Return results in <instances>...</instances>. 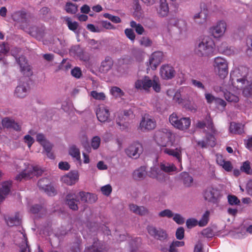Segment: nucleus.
Listing matches in <instances>:
<instances>
[{"label": "nucleus", "instance_id": "f257e3e1", "mask_svg": "<svg viewBox=\"0 0 252 252\" xmlns=\"http://www.w3.org/2000/svg\"><path fill=\"white\" fill-rule=\"evenodd\" d=\"M135 86L138 89L148 90L150 87H153V89L156 92H159L160 91V86L156 80L153 82L148 76H145L142 79L137 80L135 83Z\"/></svg>", "mask_w": 252, "mask_h": 252}, {"label": "nucleus", "instance_id": "f03ea898", "mask_svg": "<svg viewBox=\"0 0 252 252\" xmlns=\"http://www.w3.org/2000/svg\"><path fill=\"white\" fill-rule=\"evenodd\" d=\"M169 120L172 125L180 130L188 129L190 125L189 118H179L175 113L169 116Z\"/></svg>", "mask_w": 252, "mask_h": 252}, {"label": "nucleus", "instance_id": "7ed1b4c3", "mask_svg": "<svg viewBox=\"0 0 252 252\" xmlns=\"http://www.w3.org/2000/svg\"><path fill=\"white\" fill-rule=\"evenodd\" d=\"M211 43V40L208 38L203 39L196 46L195 49V53L200 57L209 56L213 52Z\"/></svg>", "mask_w": 252, "mask_h": 252}, {"label": "nucleus", "instance_id": "20e7f679", "mask_svg": "<svg viewBox=\"0 0 252 252\" xmlns=\"http://www.w3.org/2000/svg\"><path fill=\"white\" fill-rule=\"evenodd\" d=\"M172 133L167 129L157 131L155 134V140L160 146L166 147L171 141Z\"/></svg>", "mask_w": 252, "mask_h": 252}, {"label": "nucleus", "instance_id": "39448f33", "mask_svg": "<svg viewBox=\"0 0 252 252\" xmlns=\"http://www.w3.org/2000/svg\"><path fill=\"white\" fill-rule=\"evenodd\" d=\"M147 230L148 234L156 240L163 242L168 238V234L166 230L160 227L157 228L156 226L151 225H148Z\"/></svg>", "mask_w": 252, "mask_h": 252}, {"label": "nucleus", "instance_id": "423d86ee", "mask_svg": "<svg viewBox=\"0 0 252 252\" xmlns=\"http://www.w3.org/2000/svg\"><path fill=\"white\" fill-rule=\"evenodd\" d=\"M216 71L221 78H224L228 74V65L226 61L221 58L217 57L214 60Z\"/></svg>", "mask_w": 252, "mask_h": 252}, {"label": "nucleus", "instance_id": "0eeeda50", "mask_svg": "<svg viewBox=\"0 0 252 252\" xmlns=\"http://www.w3.org/2000/svg\"><path fill=\"white\" fill-rule=\"evenodd\" d=\"M20 28L37 39L41 40L44 36V30L35 26H32L28 29L27 27L22 24L20 25Z\"/></svg>", "mask_w": 252, "mask_h": 252}, {"label": "nucleus", "instance_id": "6e6552de", "mask_svg": "<svg viewBox=\"0 0 252 252\" xmlns=\"http://www.w3.org/2000/svg\"><path fill=\"white\" fill-rule=\"evenodd\" d=\"M220 195L219 190L212 187H209L205 190L204 197L206 200L213 204L218 202V197Z\"/></svg>", "mask_w": 252, "mask_h": 252}, {"label": "nucleus", "instance_id": "1a4fd4ad", "mask_svg": "<svg viewBox=\"0 0 252 252\" xmlns=\"http://www.w3.org/2000/svg\"><path fill=\"white\" fill-rule=\"evenodd\" d=\"M143 151V147L141 144L136 142L130 145L126 150V155L130 158L137 159Z\"/></svg>", "mask_w": 252, "mask_h": 252}, {"label": "nucleus", "instance_id": "9d476101", "mask_svg": "<svg viewBox=\"0 0 252 252\" xmlns=\"http://www.w3.org/2000/svg\"><path fill=\"white\" fill-rule=\"evenodd\" d=\"M30 17V14L23 9L16 11L11 15V18L14 21L21 24L29 23Z\"/></svg>", "mask_w": 252, "mask_h": 252}, {"label": "nucleus", "instance_id": "9b49d317", "mask_svg": "<svg viewBox=\"0 0 252 252\" xmlns=\"http://www.w3.org/2000/svg\"><path fill=\"white\" fill-rule=\"evenodd\" d=\"M156 127V122L154 119L148 117V115H145L142 117L140 123L139 128L142 131H148L155 129Z\"/></svg>", "mask_w": 252, "mask_h": 252}, {"label": "nucleus", "instance_id": "f8f14e48", "mask_svg": "<svg viewBox=\"0 0 252 252\" xmlns=\"http://www.w3.org/2000/svg\"><path fill=\"white\" fill-rule=\"evenodd\" d=\"M200 11L193 15V19L196 23L203 24L207 21L208 9L204 3H201L200 4Z\"/></svg>", "mask_w": 252, "mask_h": 252}, {"label": "nucleus", "instance_id": "ddd939ff", "mask_svg": "<svg viewBox=\"0 0 252 252\" xmlns=\"http://www.w3.org/2000/svg\"><path fill=\"white\" fill-rule=\"evenodd\" d=\"M43 172V170L40 167L38 166H33L32 171L28 173L22 172L16 177V179L21 181L22 179H30L32 177L31 176L33 175L39 177L41 176Z\"/></svg>", "mask_w": 252, "mask_h": 252}, {"label": "nucleus", "instance_id": "4468645a", "mask_svg": "<svg viewBox=\"0 0 252 252\" xmlns=\"http://www.w3.org/2000/svg\"><path fill=\"white\" fill-rule=\"evenodd\" d=\"M160 73L161 77L166 80L171 79L174 77L176 71L173 67L168 64L161 66Z\"/></svg>", "mask_w": 252, "mask_h": 252}, {"label": "nucleus", "instance_id": "2eb2a0df", "mask_svg": "<svg viewBox=\"0 0 252 252\" xmlns=\"http://www.w3.org/2000/svg\"><path fill=\"white\" fill-rule=\"evenodd\" d=\"M163 59L162 53L161 52H155L151 56L149 64L153 70H155L157 66L161 63Z\"/></svg>", "mask_w": 252, "mask_h": 252}, {"label": "nucleus", "instance_id": "dca6fc26", "mask_svg": "<svg viewBox=\"0 0 252 252\" xmlns=\"http://www.w3.org/2000/svg\"><path fill=\"white\" fill-rule=\"evenodd\" d=\"M79 174L77 170H72L68 174L64 175L62 178V181L67 185H72L75 184L76 182L78 180Z\"/></svg>", "mask_w": 252, "mask_h": 252}, {"label": "nucleus", "instance_id": "f3484780", "mask_svg": "<svg viewBox=\"0 0 252 252\" xmlns=\"http://www.w3.org/2000/svg\"><path fill=\"white\" fill-rule=\"evenodd\" d=\"M96 115L99 121L104 123L109 121L110 113L109 110L104 107H100L96 109Z\"/></svg>", "mask_w": 252, "mask_h": 252}, {"label": "nucleus", "instance_id": "a211bd4d", "mask_svg": "<svg viewBox=\"0 0 252 252\" xmlns=\"http://www.w3.org/2000/svg\"><path fill=\"white\" fill-rule=\"evenodd\" d=\"M79 202L75 193H68L65 197V203L73 210L76 211L78 209L77 203Z\"/></svg>", "mask_w": 252, "mask_h": 252}, {"label": "nucleus", "instance_id": "6ab92c4d", "mask_svg": "<svg viewBox=\"0 0 252 252\" xmlns=\"http://www.w3.org/2000/svg\"><path fill=\"white\" fill-rule=\"evenodd\" d=\"M113 65V61L111 57L107 56L104 61L101 62L99 67L100 71L102 73H106L110 70Z\"/></svg>", "mask_w": 252, "mask_h": 252}, {"label": "nucleus", "instance_id": "aec40b11", "mask_svg": "<svg viewBox=\"0 0 252 252\" xmlns=\"http://www.w3.org/2000/svg\"><path fill=\"white\" fill-rule=\"evenodd\" d=\"M146 168L142 166L135 170L132 173V178L136 181H141L145 178L147 175Z\"/></svg>", "mask_w": 252, "mask_h": 252}, {"label": "nucleus", "instance_id": "412c9836", "mask_svg": "<svg viewBox=\"0 0 252 252\" xmlns=\"http://www.w3.org/2000/svg\"><path fill=\"white\" fill-rule=\"evenodd\" d=\"M50 184V181L47 178H44L40 179L37 183V186L40 189L43 190L45 191H49V189H50V191L54 193L55 192V189L53 187L49 186V184Z\"/></svg>", "mask_w": 252, "mask_h": 252}, {"label": "nucleus", "instance_id": "4be33fe9", "mask_svg": "<svg viewBox=\"0 0 252 252\" xmlns=\"http://www.w3.org/2000/svg\"><path fill=\"white\" fill-rule=\"evenodd\" d=\"M225 29V23L223 22H220L214 28L212 33L215 37H219L224 32Z\"/></svg>", "mask_w": 252, "mask_h": 252}, {"label": "nucleus", "instance_id": "5701e85b", "mask_svg": "<svg viewBox=\"0 0 252 252\" xmlns=\"http://www.w3.org/2000/svg\"><path fill=\"white\" fill-rule=\"evenodd\" d=\"M169 12L168 4L165 0H160V4L159 8L158 9V13L161 17H165Z\"/></svg>", "mask_w": 252, "mask_h": 252}, {"label": "nucleus", "instance_id": "b1692460", "mask_svg": "<svg viewBox=\"0 0 252 252\" xmlns=\"http://www.w3.org/2000/svg\"><path fill=\"white\" fill-rule=\"evenodd\" d=\"M246 78L232 77V84L237 89H241L246 83H248Z\"/></svg>", "mask_w": 252, "mask_h": 252}, {"label": "nucleus", "instance_id": "393cba45", "mask_svg": "<svg viewBox=\"0 0 252 252\" xmlns=\"http://www.w3.org/2000/svg\"><path fill=\"white\" fill-rule=\"evenodd\" d=\"M181 179L183 183L186 187H190L193 184V179L192 176L187 172H183L181 175Z\"/></svg>", "mask_w": 252, "mask_h": 252}, {"label": "nucleus", "instance_id": "a878e982", "mask_svg": "<svg viewBox=\"0 0 252 252\" xmlns=\"http://www.w3.org/2000/svg\"><path fill=\"white\" fill-rule=\"evenodd\" d=\"M244 126L241 124L231 123L229 127V131L231 133L234 134H241L243 132Z\"/></svg>", "mask_w": 252, "mask_h": 252}, {"label": "nucleus", "instance_id": "bb28decb", "mask_svg": "<svg viewBox=\"0 0 252 252\" xmlns=\"http://www.w3.org/2000/svg\"><path fill=\"white\" fill-rule=\"evenodd\" d=\"M163 152L165 154L176 158L179 161L181 160V151L178 148H176L175 150L165 148L163 149Z\"/></svg>", "mask_w": 252, "mask_h": 252}, {"label": "nucleus", "instance_id": "cd10ccee", "mask_svg": "<svg viewBox=\"0 0 252 252\" xmlns=\"http://www.w3.org/2000/svg\"><path fill=\"white\" fill-rule=\"evenodd\" d=\"M5 220L7 225L10 227L19 225L21 223V220L19 219L18 213H16L14 217H8V219H5Z\"/></svg>", "mask_w": 252, "mask_h": 252}, {"label": "nucleus", "instance_id": "c85d7f7f", "mask_svg": "<svg viewBox=\"0 0 252 252\" xmlns=\"http://www.w3.org/2000/svg\"><path fill=\"white\" fill-rule=\"evenodd\" d=\"M11 184L8 182L4 183L2 187L0 189V200L2 201L4 199V197L3 195H7L10 190Z\"/></svg>", "mask_w": 252, "mask_h": 252}, {"label": "nucleus", "instance_id": "c756f323", "mask_svg": "<svg viewBox=\"0 0 252 252\" xmlns=\"http://www.w3.org/2000/svg\"><path fill=\"white\" fill-rule=\"evenodd\" d=\"M27 94V89L24 85L18 86L15 89V94L17 97L23 98L26 96Z\"/></svg>", "mask_w": 252, "mask_h": 252}, {"label": "nucleus", "instance_id": "7c9ffc66", "mask_svg": "<svg viewBox=\"0 0 252 252\" xmlns=\"http://www.w3.org/2000/svg\"><path fill=\"white\" fill-rule=\"evenodd\" d=\"M41 145L43 146L46 151L47 156L51 159H54V156L53 154L51 152L53 148V145L48 140L44 141Z\"/></svg>", "mask_w": 252, "mask_h": 252}, {"label": "nucleus", "instance_id": "2f4dec72", "mask_svg": "<svg viewBox=\"0 0 252 252\" xmlns=\"http://www.w3.org/2000/svg\"><path fill=\"white\" fill-rule=\"evenodd\" d=\"M218 50L220 53L227 55H230L233 53V51L228 48L226 42H223L218 46Z\"/></svg>", "mask_w": 252, "mask_h": 252}, {"label": "nucleus", "instance_id": "473e14b6", "mask_svg": "<svg viewBox=\"0 0 252 252\" xmlns=\"http://www.w3.org/2000/svg\"><path fill=\"white\" fill-rule=\"evenodd\" d=\"M69 154L77 160H80V151L75 145H73L69 148Z\"/></svg>", "mask_w": 252, "mask_h": 252}, {"label": "nucleus", "instance_id": "72a5a7b5", "mask_svg": "<svg viewBox=\"0 0 252 252\" xmlns=\"http://www.w3.org/2000/svg\"><path fill=\"white\" fill-rule=\"evenodd\" d=\"M240 170L247 174L252 175V169H251L250 166V162L248 160L243 163V165L241 166Z\"/></svg>", "mask_w": 252, "mask_h": 252}, {"label": "nucleus", "instance_id": "f704fd0d", "mask_svg": "<svg viewBox=\"0 0 252 252\" xmlns=\"http://www.w3.org/2000/svg\"><path fill=\"white\" fill-rule=\"evenodd\" d=\"M65 7V10L67 13L75 14L78 10L77 5L71 2H67L66 3Z\"/></svg>", "mask_w": 252, "mask_h": 252}, {"label": "nucleus", "instance_id": "c9c22d12", "mask_svg": "<svg viewBox=\"0 0 252 252\" xmlns=\"http://www.w3.org/2000/svg\"><path fill=\"white\" fill-rule=\"evenodd\" d=\"M224 97L227 101L230 102L236 103L239 100L238 96L230 92L225 93L224 94Z\"/></svg>", "mask_w": 252, "mask_h": 252}, {"label": "nucleus", "instance_id": "e433bc0d", "mask_svg": "<svg viewBox=\"0 0 252 252\" xmlns=\"http://www.w3.org/2000/svg\"><path fill=\"white\" fill-rule=\"evenodd\" d=\"M130 25L132 28L135 29L136 32L138 34H142L145 31L144 28L141 24H137L134 21H132L130 22Z\"/></svg>", "mask_w": 252, "mask_h": 252}, {"label": "nucleus", "instance_id": "4c0bfd02", "mask_svg": "<svg viewBox=\"0 0 252 252\" xmlns=\"http://www.w3.org/2000/svg\"><path fill=\"white\" fill-rule=\"evenodd\" d=\"M111 94L116 97H121L124 95V92L118 87H113L110 90Z\"/></svg>", "mask_w": 252, "mask_h": 252}, {"label": "nucleus", "instance_id": "58836bf2", "mask_svg": "<svg viewBox=\"0 0 252 252\" xmlns=\"http://www.w3.org/2000/svg\"><path fill=\"white\" fill-rule=\"evenodd\" d=\"M160 169L162 171L165 172H170L175 170L176 167L173 165L169 163H161L160 165Z\"/></svg>", "mask_w": 252, "mask_h": 252}, {"label": "nucleus", "instance_id": "ea45409f", "mask_svg": "<svg viewBox=\"0 0 252 252\" xmlns=\"http://www.w3.org/2000/svg\"><path fill=\"white\" fill-rule=\"evenodd\" d=\"M228 202L231 205H239L240 201L237 196L234 195H228L227 196Z\"/></svg>", "mask_w": 252, "mask_h": 252}, {"label": "nucleus", "instance_id": "a19ab883", "mask_svg": "<svg viewBox=\"0 0 252 252\" xmlns=\"http://www.w3.org/2000/svg\"><path fill=\"white\" fill-rule=\"evenodd\" d=\"M15 59L17 63H18L20 67V69L23 68V67L29 64L25 57L24 56H21L19 58L15 57Z\"/></svg>", "mask_w": 252, "mask_h": 252}, {"label": "nucleus", "instance_id": "79ce46f5", "mask_svg": "<svg viewBox=\"0 0 252 252\" xmlns=\"http://www.w3.org/2000/svg\"><path fill=\"white\" fill-rule=\"evenodd\" d=\"M209 214L210 212L209 211H206L203 214L202 219L198 222V224L200 226H204L207 224L209 220Z\"/></svg>", "mask_w": 252, "mask_h": 252}, {"label": "nucleus", "instance_id": "37998d69", "mask_svg": "<svg viewBox=\"0 0 252 252\" xmlns=\"http://www.w3.org/2000/svg\"><path fill=\"white\" fill-rule=\"evenodd\" d=\"M243 94L245 97L252 96V83L246 86L243 91Z\"/></svg>", "mask_w": 252, "mask_h": 252}, {"label": "nucleus", "instance_id": "c03bdc74", "mask_svg": "<svg viewBox=\"0 0 252 252\" xmlns=\"http://www.w3.org/2000/svg\"><path fill=\"white\" fill-rule=\"evenodd\" d=\"M91 96L94 99L99 100H103L105 99V95L103 93H98L95 91H92Z\"/></svg>", "mask_w": 252, "mask_h": 252}, {"label": "nucleus", "instance_id": "a18cd8bd", "mask_svg": "<svg viewBox=\"0 0 252 252\" xmlns=\"http://www.w3.org/2000/svg\"><path fill=\"white\" fill-rule=\"evenodd\" d=\"M20 70L23 74L26 77H29L33 74L32 68L29 64L23 67V68L20 69Z\"/></svg>", "mask_w": 252, "mask_h": 252}, {"label": "nucleus", "instance_id": "49530a36", "mask_svg": "<svg viewBox=\"0 0 252 252\" xmlns=\"http://www.w3.org/2000/svg\"><path fill=\"white\" fill-rule=\"evenodd\" d=\"M151 178L156 179L160 182H163L165 181V174L160 171H156V175H151Z\"/></svg>", "mask_w": 252, "mask_h": 252}, {"label": "nucleus", "instance_id": "de8ad7c7", "mask_svg": "<svg viewBox=\"0 0 252 252\" xmlns=\"http://www.w3.org/2000/svg\"><path fill=\"white\" fill-rule=\"evenodd\" d=\"M43 210V207L40 204H34L32 205L30 209V212L36 214Z\"/></svg>", "mask_w": 252, "mask_h": 252}, {"label": "nucleus", "instance_id": "09e8293b", "mask_svg": "<svg viewBox=\"0 0 252 252\" xmlns=\"http://www.w3.org/2000/svg\"><path fill=\"white\" fill-rule=\"evenodd\" d=\"M66 21L70 30L75 32L77 30L78 27V24L77 22H72L69 18L66 19Z\"/></svg>", "mask_w": 252, "mask_h": 252}, {"label": "nucleus", "instance_id": "8fccbe9b", "mask_svg": "<svg viewBox=\"0 0 252 252\" xmlns=\"http://www.w3.org/2000/svg\"><path fill=\"white\" fill-rule=\"evenodd\" d=\"M206 140L208 145L212 147L216 145L215 138L212 134H209L206 136Z\"/></svg>", "mask_w": 252, "mask_h": 252}, {"label": "nucleus", "instance_id": "3c124183", "mask_svg": "<svg viewBox=\"0 0 252 252\" xmlns=\"http://www.w3.org/2000/svg\"><path fill=\"white\" fill-rule=\"evenodd\" d=\"M125 33L126 37L129 38L131 41H133L135 38V34L134 31L131 29H126L125 31Z\"/></svg>", "mask_w": 252, "mask_h": 252}, {"label": "nucleus", "instance_id": "603ef678", "mask_svg": "<svg viewBox=\"0 0 252 252\" xmlns=\"http://www.w3.org/2000/svg\"><path fill=\"white\" fill-rule=\"evenodd\" d=\"M13 121L8 117L4 118L1 122L2 126L4 128H10Z\"/></svg>", "mask_w": 252, "mask_h": 252}, {"label": "nucleus", "instance_id": "864d4df0", "mask_svg": "<svg viewBox=\"0 0 252 252\" xmlns=\"http://www.w3.org/2000/svg\"><path fill=\"white\" fill-rule=\"evenodd\" d=\"M198 222L195 219H189L186 221V225L188 228H191L196 226Z\"/></svg>", "mask_w": 252, "mask_h": 252}, {"label": "nucleus", "instance_id": "5fc2aeb1", "mask_svg": "<svg viewBox=\"0 0 252 252\" xmlns=\"http://www.w3.org/2000/svg\"><path fill=\"white\" fill-rule=\"evenodd\" d=\"M158 216L160 217H166L169 218H170L173 217L174 215L170 210L165 209L159 212V213L158 214Z\"/></svg>", "mask_w": 252, "mask_h": 252}, {"label": "nucleus", "instance_id": "6e6d98bb", "mask_svg": "<svg viewBox=\"0 0 252 252\" xmlns=\"http://www.w3.org/2000/svg\"><path fill=\"white\" fill-rule=\"evenodd\" d=\"M71 75L76 78H79L82 76V71L78 67H75L71 71Z\"/></svg>", "mask_w": 252, "mask_h": 252}, {"label": "nucleus", "instance_id": "4d7b16f0", "mask_svg": "<svg viewBox=\"0 0 252 252\" xmlns=\"http://www.w3.org/2000/svg\"><path fill=\"white\" fill-rule=\"evenodd\" d=\"M185 230L183 227H179L176 231V237L178 240H182L184 238Z\"/></svg>", "mask_w": 252, "mask_h": 252}, {"label": "nucleus", "instance_id": "13d9d810", "mask_svg": "<svg viewBox=\"0 0 252 252\" xmlns=\"http://www.w3.org/2000/svg\"><path fill=\"white\" fill-rule=\"evenodd\" d=\"M100 143V139L98 136H94L92 140V146L94 149H97Z\"/></svg>", "mask_w": 252, "mask_h": 252}, {"label": "nucleus", "instance_id": "bf43d9fd", "mask_svg": "<svg viewBox=\"0 0 252 252\" xmlns=\"http://www.w3.org/2000/svg\"><path fill=\"white\" fill-rule=\"evenodd\" d=\"M201 234L204 236L208 238L212 237L214 235L213 231L210 227H208L207 228L203 229L201 232Z\"/></svg>", "mask_w": 252, "mask_h": 252}, {"label": "nucleus", "instance_id": "052dcab7", "mask_svg": "<svg viewBox=\"0 0 252 252\" xmlns=\"http://www.w3.org/2000/svg\"><path fill=\"white\" fill-rule=\"evenodd\" d=\"M140 44L145 47H149L152 45V41L148 37H143L140 40Z\"/></svg>", "mask_w": 252, "mask_h": 252}, {"label": "nucleus", "instance_id": "680f3d73", "mask_svg": "<svg viewBox=\"0 0 252 252\" xmlns=\"http://www.w3.org/2000/svg\"><path fill=\"white\" fill-rule=\"evenodd\" d=\"M101 191L103 194L109 196L112 192V187L110 185H107L101 188Z\"/></svg>", "mask_w": 252, "mask_h": 252}, {"label": "nucleus", "instance_id": "e2e57ef3", "mask_svg": "<svg viewBox=\"0 0 252 252\" xmlns=\"http://www.w3.org/2000/svg\"><path fill=\"white\" fill-rule=\"evenodd\" d=\"M100 24L103 28L107 30H114L116 28L114 25L107 21H102L100 22Z\"/></svg>", "mask_w": 252, "mask_h": 252}, {"label": "nucleus", "instance_id": "0e129e2a", "mask_svg": "<svg viewBox=\"0 0 252 252\" xmlns=\"http://www.w3.org/2000/svg\"><path fill=\"white\" fill-rule=\"evenodd\" d=\"M173 216V220L178 224H182L185 222V219L180 214H176Z\"/></svg>", "mask_w": 252, "mask_h": 252}, {"label": "nucleus", "instance_id": "69168bd1", "mask_svg": "<svg viewBox=\"0 0 252 252\" xmlns=\"http://www.w3.org/2000/svg\"><path fill=\"white\" fill-rule=\"evenodd\" d=\"M184 107L190 111L195 112L196 111L197 107L196 105L192 104L190 102L187 101L184 104Z\"/></svg>", "mask_w": 252, "mask_h": 252}, {"label": "nucleus", "instance_id": "338daca9", "mask_svg": "<svg viewBox=\"0 0 252 252\" xmlns=\"http://www.w3.org/2000/svg\"><path fill=\"white\" fill-rule=\"evenodd\" d=\"M79 195L82 201L88 203V197L90 196V193L81 191L79 193Z\"/></svg>", "mask_w": 252, "mask_h": 252}, {"label": "nucleus", "instance_id": "774afa93", "mask_svg": "<svg viewBox=\"0 0 252 252\" xmlns=\"http://www.w3.org/2000/svg\"><path fill=\"white\" fill-rule=\"evenodd\" d=\"M86 252H103L101 249H98L96 247L94 244L86 250Z\"/></svg>", "mask_w": 252, "mask_h": 252}]
</instances>
